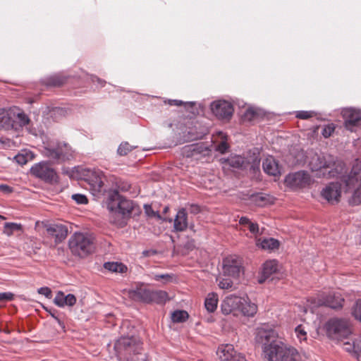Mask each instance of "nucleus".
Segmentation results:
<instances>
[{
    "mask_svg": "<svg viewBox=\"0 0 361 361\" xmlns=\"http://www.w3.org/2000/svg\"><path fill=\"white\" fill-rule=\"evenodd\" d=\"M91 81L93 83H96L97 87H102L106 84V81L98 78L96 75H91L90 77Z\"/></svg>",
    "mask_w": 361,
    "mask_h": 361,
    "instance_id": "obj_52",
    "label": "nucleus"
},
{
    "mask_svg": "<svg viewBox=\"0 0 361 361\" xmlns=\"http://www.w3.org/2000/svg\"><path fill=\"white\" fill-rule=\"evenodd\" d=\"M13 298V294L10 292L0 293V302L8 301Z\"/></svg>",
    "mask_w": 361,
    "mask_h": 361,
    "instance_id": "obj_53",
    "label": "nucleus"
},
{
    "mask_svg": "<svg viewBox=\"0 0 361 361\" xmlns=\"http://www.w3.org/2000/svg\"><path fill=\"white\" fill-rule=\"evenodd\" d=\"M244 299L234 295H231L225 298L221 304V311L224 314H229L233 311L239 310Z\"/></svg>",
    "mask_w": 361,
    "mask_h": 361,
    "instance_id": "obj_18",
    "label": "nucleus"
},
{
    "mask_svg": "<svg viewBox=\"0 0 361 361\" xmlns=\"http://www.w3.org/2000/svg\"><path fill=\"white\" fill-rule=\"evenodd\" d=\"M264 171L273 176L280 174V169L278 162L272 156L267 157L262 162Z\"/></svg>",
    "mask_w": 361,
    "mask_h": 361,
    "instance_id": "obj_23",
    "label": "nucleus"
},
{
    "mask_svg": "<svg viewBox=\"0 0 361 361\" xmlns=\"http://www.w3.org/2000/svg\"><path fill=\"white\" fill-rule=\"evenodd\" d=\"M17 116L19 119L20 125L21 126H25L29 123L30 119L25 114L19 113L18 114Z\"/></svg>",
    "mask_w": 361,
    "mask_h": 361,
    "instance_id": "obj_50",
    "label": "nucleus"
},
{
    "mask_svg": "<svg viewBox=\"0 0 361 361\" xmlns=\"http://www.w3.org/2000/svg\"><path fill=\"white\" fill-rule=\"evenodd\" d=\"M342 180L345 183V192H352V197L349 200L351 205L361 204V161L355 159L352 165L349 173L343 176Z\"/></svg>",
    "mask_w": 361,
    "mask_h": 361,
    "instance_id": "obj_3",
    "label": "nucleus"
},
{
    "mask_svg": "<svg viewBox=\"0 0 361 361\" xmlns=\"http://www.w3.org/2000/svg\"><path fill=\"white\" fill-rule=\"evenodd\" d=\"M251 201L257 207H264L267 204L268 198L263 193H257L251 196Z\"/></svg>",
    "mask_w": 361,
    "mask_h": 361,
    "instance_id": "obj_32",
    "label": "nucleus"
},
{
    "mask_svg": "<svg viewBox=\"0 0 361 361\" xmlns=\"http://www.w3.org/2000/svg\"><path fill=\"white\" fill-rule=\"evenodd\" d=\"M344 299L339 293L330 292L328 294L322 293L313 300L314 307L326 306L331 309H339L343 307Z\"/></svg>",
    "mask_w": 361,
    "mask_h": 361,
    "instance_id": "obj_13",
    "label": "nucleus"
},
{
    "mask_svg": "<svg viewBox=\"0 0 361 361\" xmlns=\"http://www.w3.org/2000/svg\"><path fill=\"white\" fill-rule=\"evenodd\" d=\"M130 297L135 301L145 303H164L168 298V293L164 290H151L145 288H137L129 292Z\"/></svg>",
    "mask_w": 361,
    "mask_h": 361,
    "instance_id": "obj_8",
    "label": "nucleus"
},
{
    "mask_svg": "<svg viewBox=\"0 0 361 361\" xmlns=\"http://www.w3.org/2000/svg\"><path fill=\"white\" fill-rule=\"evenodd\" d=\"M42 154L57 164L68 161L74 157V151L68 143L64 142H56L44 146Z\"/></svg>",
    "mask_w": 361,
    "mask_h": 361,
    "instance_id": "obj_6",
    "label": "nucleus"
},
{
    "mask_svg": "<svg viewBox=\"0 0 361 361\" xmlns=\"http://www.w3.org/2000/svg\"><path fill=\"white\" fill-rule=\"evenodd\" d=\"M172 278V276L168 274H156L154 276V279L155 281H159L161 279H164L166 281H168Z\"/></svg>",
    "mask_w": 361,
    "mask_h": 361,
    "instance_id": "obj_57",
    "label": "nucleus"
},
{
    "mask_svg": "<svg viewBox=\"0 0 361 361\" xmlns=\"http://www.w3.org/2000/svg\"><path fill=\"white\" fill-rule=\"evenodd\" d=\"M295 332L297 338L300 342L307 339V332L302 325H298L296 326L295 329Z\"/></svg>",
    "mask_w": 361,
    "mask_h": 361,
    "instance_id": "obj_38",
    "label": "nucleus"
},
{
    "mask_svg": "<svg viewBox=\"0 0 361 361\" xmlns=\"http://www.w3.org/2000/svg\"><path fill=\"white\" fill-rule=\"evenodd\" d=\"M106 203L112 218H114V222L118 225L125 224L123 219L129 216L133 209L132 201L120 195L116 190L108 192Z\"/></svg>",
    "mask_w": 361,
    "mask_h": 361,
    "instance_id": "obj_2",
    "label": "nucleus"
},
{
    "mask_svg": "<svg viewBox=\"0 0 361 361\" xmlns=\"http://www.w3.org/2000/svg\"><path fill=\"white\" fill-rule=\"evenodd\" d=\"M243 270L241 258L236 255H229L223 260L224 275L238 278Z\"/></svg>",
    "mask_w": 361,
    "mask_h": 361,
    "instance_id": "obj_14",
    "label": "nucleus"
},
{
    "mask_svg": "<svg viewBox=\"0 0 361 361\" xmlns=\"http://www.w3.org/2000/svg\"><path fill=\"white\" fill-rule=\"evenodd\" d=\"M76 302V298L73 294L69 293L68 295L64 294V304L65 306L72 307Z\"/></svg>",
    "mask_w": 361,
    "mask_h": 361,
    "instance_id": "obj_46",
    "label": "nucleus"
},
{
    "mask_svg": "<svg viewBox=\"0 0 361 361\" xmlns=\"http://www.w3.org/2000/svg\"><path fill=\"white\" fill-rule=\"evenodd\" d=\"M279 241L273 238H264L262 240H257V246L262 250L273 251L279 248Z\"/></svg>",
    "mask_w": 361,
    "mask_h": 361,
    "instance_id": "obj_27",
    "label": "nucleus"
},
{
    "mask_svg": "<svg viewBox=\"0 0 361 361\" xmlns=\"http://www.w3.org/2000/svg\"><path fill=\"white\" fill-rule=\"evenodd\" d=\"M0 191L4 192L5 193H10L12 192V188L7 185H0Z\"/></svg>",
    "mask_w": 361,
    "mask_h": 361,
    "instance_id": "obj_61",
    "label": "nucleus"
},
{
    "mask_svg": "<svg viewBox=\"0 0 361 361\" xmlns=\"http://www.w3.org/2000/svg\"><path fill=\"white\" fill-rule=\"evenodd\" d=\"M278 270V262L275 259L266 261L262 270V279L259 280V283H263L274 273Z\"/></svg>",
    "mask_w": 361,
    "mask_h": 361,
    "instance_id": "obj_24",
    "label": "nucleus"
},
{
    "mask_svg": "<svg viewBox=\"0 0 361 361\" xmlns=\"http://www.w3.org/2000/svg\"><path fill=\"white\" fill-rule=\"evenodd\" d=\"M343 348L345 351L353 353L356 355V349L353 343L352 344L348 342L344 343Z\"/></svg>",
    "mask_w": 361,
    "mask_h": 361,
    "instance_id": "obj_54",
    "label": "nucleus"
},
{
    "mask_svg": "<svg viewBox=\"0 0 361 361\" xmlns=\"http://www.w3.org/2000/svg\"><path fill=\"white\" fill-rule=\"evenodd\" d=\"M190 148L192 149V151H195L196 149V146L195 145H192L190 146Z\"/></svg>",
    "mask_w": 361,
    "mask_h": 361,
    "instance_id": "obj_64",
    "label": "nucleus"
},
{
    "mask_svg": "<svg viewBox=\"0 0 361 361\" xmlns=\"http://www.w3.org/2000/svg\"><path fill=\"white\" fill-rule=\"evenodd\" d=\"M198 138L199 137L197 135H195L193 133L188 132V135L183 138V142H190L192 140H197Z\"/></svg>",
    "mask_w": 361,
    "mask_h": 361,
    "instance_id": "obj_59",
    "label": "nucleus"
},
{
    "mask_svg": "<svg viewBox=\"0 0 361 361\" xmlns=\"http://www.w3.org/2000/svg\"><path fill=\"white\" fill-rule=\"evenodd\" d=\"M106 177L103 171L99 169H94L90 172L87 180L90 185V190L96 198H101L104 196L110 190H107L104 181Z\"/></svg>",
    "mask_w": 361,
    "mask_h": 361,
    "instance_id": "obj_11",
    "label": "nucleus"
},
{
    "mask_svg": "<svg viewBox=\"0 0 361 361\" xmlns=\"http://www.w3.org/2000/svg\"><path fill=\"white\" fill-rule=\"evenodd\" d=\"M356 349V357L358 361H361V336L353 341Z\"/></svg>",
    "mask_w": 361,
    "mask_h": 361,
    "instance_id": "obj_47",
    "label": "nucleus"
},
{
    "mask_svg": "<svg viewBox=\"0 0 361 361\" xmlns=\"http://www.w3.org/2000/svg\"><path fill=\"white\" fill-rule=\"evenodd\" d=\"M244 302H242L239 311L247 317H253L257 311V306L256 304L252 302L248 298H243Z\"/></svg>",
    "mask_w": 361,
    "mask_h": 361,
    "instance_id": "obj_26",
    "label": "nucleus"
},
{
    "mask_svg": "<svg viewBox=\"0 0 361 361\" xmlns=\"http://www.w3.org/2000/svg\"><path fill=\"white\" fill-rule=\"evenodd\" d=\"M312 183L313 180L311 176L305 171L290 173L284 179L285 185L292 190L308 188Z\"/></svg>",
    "mask_w": 361,
    "mask_h": 361,
    "instance_id": "obj_10",
    "label": "nucleus"
},
{
    "mask_svg": "<svg viewBox=\"0 0 361 361\" xmlns=\"http://www.w3.org/2000/svg\"><path fill=\"white\" fill-rule=\"evenodd\" d=\"M257 116H258V112L257 109L255 108H248L245 114H244V118L247 121H252Z\"/></svg>",
    "mask_w": 361,
    "mask_h": 361,
    "instance_id": "obj_40",
    "label": "nucleus"
},
{
    "mask_svg": "<svg viewBox=\"0 0 361 361\" xmlns=\"http://www.w3.org/2000/svg\"><path fill=\"white\" fill-rule=\"evenodd\" d=\"M218 296L214 293H209L204 300V307L209 312H214L217 307Z\"/></svg>",
    "mask_w": 361,
    "mask_h": 361,
    "instance_id": "obj_31",
    "label": "nucleus"
},
{
    "mask_svg": "<svg viewBox=\"0 0 361 361\" xmlns=\"http://www.w3.org/2000/svg\"><path fill=\"white\" fill-rule=\"evenodd\" d=\"M15 114L5 109H0V130H8L15 128Z\"/></svg>",
    "mask_w": 361,
    "mask_h": 361,
    "instance_id": "obj_21",
    "label": "nucleus"
},
{
    "mask_svg": "<svg viewBox=\"0 0 361 361\" xmlns=\"http://www.w3.org/2000/svg\"><path fill=\"white\" fill-rule=\"evenodd\" d=\"M236 353L231 344L221 345L216 351L217 355L222 361H231Z\"/></svg>",
    "mask_w": 361,
    "mask_h": 361,
    "instance_id": "obj_25",
    "label": "nucleus"
},
{
    "mask_svg": "<svg viewBox=\"0 0 361 361\" xmlns=\"http://www.w3.org/2000/svg\"><path fill=\"white\" fill-rule=\"evenodd\" d=\"M335 130V126L334 124H329V125H326L325 126L323 129H322V135L325 137V138H327L329 137H330L332 133L334 132Z\"/></svg>",
    "mask_w": 361,
    "mask_h": 361,
    "instance_id": "obj_42",
    "label": "nucleus"
},
{
    "mask_svg": "<svg viewBox=\"0 0 361 361\" xmlns=\"http://www.w3.org/2000/svg\"><path fill=\"white\" fill-rule=\"evenodd\" d=\"M72 199L78 204H86L88 202L87 197L82 194H73L72 195Z\"/></svg>",
    "mask_w": 361,
    "mask_h": 361,
    "instance_id": "obj_44",
    "label": "nucleus"
},
{
    "mask_svg": "<svg viewBox=\"0 0 361 361\" xmlns=\"http://www.w3.org/2000/svg\"><path fill=\"white\" fill-rule=\"evenodd\" d=\"M224 163L232 168L242 169L245 166V159L240 155L229 157Z\"/></svg>",
    "mask_w": 361,
    "mask_h": 361,
    "instance_id": "obj_29",
    "label": "nucleus"
},
{
    "mask_svg": "<svg viewBox=\"0 0 361 361\" xmlns=\"http://www.w3.org/2000/svg\"><path fill=\"white\" fill-rule=\"evenodd\" d=\"M37 293L44 295L47 298H51L52 296L51 289L46 286L39 288Z\"/></svg>",
    "mask_w": 361,
    "mask_h": 361,
    "instance_id": "obj_49",
    "label": "nucleus"
},
{
    "mask_svg": "<svg viewBox=\"0 0 361 361\" xmlns=\"http://www.w3.org/2000/svg\"><path fill=\"white\" fill-rule=\"evenodd\" d=\"M30 173L47 183H52L58 181L56 172L47 161L35 164L31 167Z\"/></svg>",
    "mask_w": 361,
    "mask_h": 361,
    "instance_id": "obj_12",
    "label": "nucleus"
},
{
    "mask_svg": "<svg viewBox=\"0 0 361 361\" xmlns=\"http://www.w3.org/2000/svg\"><path fill=\"white\" fill-rule=\"evenodd\" d=\"M341 195V185L338 182L330 183L321 191V196L331 204L338 203Z\"/></svg>",
    "mask_w": 361,
    "mask_h": 361,
    "instance_id": "obj_16",
    "label": "nucleus"
},
{
    "mask_svg": "<svg viewBox=\"0 0 361 361\" xmlns=\"http://www.w3.org/2000/svg\"><path fill=\"white\" fill-rule=\"evenodd\" d=\"M54 302L58 307H63L65 306L64 293L62 291H59L54 299Z\"/></svg>",
    "mask_w": 361,
    "mask_h": 361,
    "instance_id": "obj_41",
    "label": "nucleus"
},
{
    "mask_svg": "<svg viewBox=\"0 0 361 361\" xmlns=\"http://www.w3.org/2000/svg\"><path fill=\"white\" fill-rule=\"evenodd\" d=\"M45 310L49 313V314L54 319V320L59 324H62V322L61 320L60 319V318L59 317L58 314H57V311L56 310H54V309H51V308H47V307H45L44 308Z\"/></svg>",
    "mask_w": 361,
    "mask_h": 361,
    "instance_id": "obj_51",
    "label": "nucleus"
},
{
    "mask_svg": "<svg viewBox=\"0 0 361 361\" xmlns=\"http://www.w3.org/2000/svg\"><path fill=\"white\" fill-rule=\"evenodd\" d=\"M71 253L80 258H85L94 252V238L87 233L75 232L68 240Z\"/></svg>",
    "mask_w": 361,
    "mask_h": 361,
    "instance_id": "obj_4",
    "label": "nucleus"
},
{
    "mask_svg": "<svg viewBox=\"0 0 361 361\" xmlns=\"http://www.w3.org/2000/svg\"><path fill=\"white\" fill-rule=\"evenodd\" d=\"M188 316V312L185 310H176L172 313L171 319L176 323L183 322L186 321Z\"/></svg>",
    "mask_w": 361,
    "mask_h": 361,
    "instance_id": "obj_34",
    "label": "nucleus"
},
{
    "mask_svg": "<svg viewBox=\"0 0 361 361\" xmlns=\"http://www.w3.org/2000/svg\"><path fill=\"white\" fill-rule=\"evenodd\" d=\"M314 111H298L296 112L295 116L300 119H308L314 116Z\"/></svg>",
    "mask_w": 361,
    "mask_h": 361,
    "instance_id": "obj_45",
    "label": "nucleus"
},
{
    "mask_svg": "<svg viewBox=\"0 0 361 361\" xmlns=\"http://www.w3.org/2000/svg\"><path fill=\"white\" fill-rule=\"evenodd\" d=\"M276 334L274 330L264 328H259L257 331L255 340L256 342L262 345L263 353H264L265 348L270 346L274 343H282L281 341H276Z\"/></svg>",
    "mask_w": 361,
    "mask_h": 361,
    "instance_id": "obj_17",
    "label": "nucleus"
},
{
    "mask_svg": "<svg viewBox=\"0 0 361 361\" xmlns=\"http://www.w3.org/2000/svg\"><path fill=\"white\" fill-rule=\"evenodd\" d=\"M231 361H247L244 355L240 353H236L232 357Z\"/></svg>",
    "mask_w": 361,
    "mask_h": 361,
    "instance_id": "obj_58",
    "label": "nucleus"
},
{
    "mask_svg": "<svg viewBox=\"0 0 361 361\" xmlns=\"http://www.w3.org/2000/svg\"><path fill=\"white\" fill-rule=\"evenodd\" d=\"M188 209L190 213L193 214H197L200 212V206L195 204H189Z\"/></svg>",
    "mask_w": 361,
    "mask_h": 361,
    "instance_id": "obj_55",
    "label": "nucleus"
},
{
    "mask_svg": "<svg viewBox=\"0 0 361 361\" xmlns=\"http://www.w3.org/2000/svg\"><path fill=\"white\" fill-rule=\"evenodd\" d=\"M228 149V145L225 142H221L218 146V150L221 153L225 152Z\"/></svg>",
    "mask_w": 361,
    "mask_h": 361,
    "instance_id": "obj_60",
    "label": "nucleus"
},
{
    "mask_svg": "<svg viewBox=\"0 0 361 361\" xmlns=\"http://www.w3.org/2000/svg\"><path fill=\"white\" fill-rule=\"evenodd\" d=\"M249 231L253 234L259 233V226L257 223H251L247 226Z\"/></svg>",
    "mask_w": 361,
    "mask_h": 361,
    "instance_id": "obj_56",
    "label": "nucleus"
},
{
    "mask_svg": "<svg viewBox=\"0 0 361 361\" xmlns=\"http://www.w3.org/2000/svg\"><path fill=\"white\" fill-rule=\"evenodd\" d=\"M22 226L20 224L13 222H7L4 224L3 233L8 236L13 235L16 231L21 230Z\"/></svg>",
    "mask_w": 361,
    "mask_h": 361,
    "instance_id": "obj_33",
    "label": "nucleus"
},
{
    "mask_svg": "<svg viewBox=\"0 0 361 361\" xmlns=\"http://www.w3.org/2000/svg\"><path fill=\"white\" fill-rule=\"evenodd\" d=\"M239 223L243 226H248L251 223V221L247 217L243 216L240 219Z\"/></svg>",
    "mask_w": 361,
    "mask_h": 361,
    "instance_id": "obj_62",
    "label": "nucleus"
},
{
    "mask_svg": "<svg viewBox=\"0 0 361 361\" xmlns=\"http://www.w3.org/2000/svg\"><path fill=\"white\" fill-rule=\"evenodd\" d=\"M135 147L130 145L128 142H123L118 146L117 152L119 155L125 156L128 154V152L132 151Z\"/></svg>",
    "mask_w": 361,
    "mask_h": 361,
    "instance_id": "obj_35",
    "label": "nucleus"
},
{
    "mask_svg": "<svg viewBox=\"0 0 361 361\" xmlns=\"http://www.w3.org/2000/svg\"><path fill=\"white\" fill-rule=\"evenodd\" d=\"M188 226V214L186 209L181 208L176 215L173 223V229L176 232H182L187 229Z\"/></svg>",
    "mask_w": 361,
    "mask_h": 361,
    "instance_id": "obj_22",
    "label": "nucleus"
},
{
    "mask_svg": "<svg viewBox=\"0 0 361 361\" xmlns=\"http://www.w3.org/2000/svg\"><path fill=\"white\" fill-rule=\"evenodd\" d=\"M118 188H121V190L123 191H127L130 188V185L128 183H124L122 187L118 186Z\"/></svg>",
    "mask_w": 361,
    "mask_h": 361,
    "instance_id": "obj_63",
    "label": "nucleus"
},
{
    "mask_svg": "<svg viewBox=\"0 0 361 361\" xmlns=\"http://www.w3.org/2000/svg\"><path fill=\"white\" fill-rule=\"evenodd\" d=\"M264 357L268 361H301L298 350L283 343H274L265 348Z\"/></svg>",
    "mask_w": 361,
    "mask_h": 361,
    "instance_id": "obj_5",
    "label": "nucleus"
},
{
    "mask_svg": "<svg viewBox=\"0 0 361 361\" xmlns=\"http://www.w3.org/2000/svg\"><path fill=\"white\" fill-rule=\"evenodd\" d=\"M104 268L110 272L125 273L127 271V267L121 262H107L104 264Z\"/></svg>",
    "mask_w": 361,
    "mask_h": 361,
    "instance_id": "obj_28",
    "label": "nucleus"
},
{
    "mask_svg": "<svg viewBox=\"0 0 361 361\" xmlns=\"http://www.w3.org/2000/svg\"><path fill=\"white\" fill-rule=\"evenodd\" d=\"M324 329L329 337L336 339L345 338L351 334L349 321L342 318L334 317L329 319Z\"/></svg>",
    "mask_w": 361,
    "mask_h": 361,
    "instance_id": "obj_9",
    "label": "nucleus"
},
{
    "mask_svg": "<svg viewBox=\"0 0 361 361\" xmlns=\"http://www.w3.org/2000/svg\"><path fill=\"white\" fill-rule=\"evenodd\" d=\"M14 159L18 164L23 166L26 164L29 161L30 153H26L25 154H18L16 156H15Z\"/></svg>",
    "mask_w": 361,
    "mask_h": 361,
    "instance_id": "obj_39",
    "label": "nucleus"
},
{
    "mask_svg": "<svg viewBox=\"0 0 361 361\" xmlns=\"http://www.w3.org/2000/svg\"><path fill=\"white\" fill-rule=\"evenodd\" d=\"M145 214L150 217H156L158 219H161V215L159 212H155L152 209V207L148 204H145L144 206Z\"/></svg>",
    "mask_w": 361,
    "mask_h": 361,
    "instance_id": "obj_43",
    "label": "nucleus"
},
{
    "mask_svg": "<svg viewBox=\"0 0 361 361\" xmlns=\"http://www.w3.org/2000/svg\"><path fill=\"white\" fill-rule=\"evenodd\" d=\"M211 109L213 114L220 120H230L233 113V105L225 100L213 102Z\"/></svg>",
    "mask_w": 361,
    "mask_h": 361,
    "instance_id": "obj_15",
    "label": "nucleus"
},
{
    "mask_svg": "<svg viewBox=\"0 0 361 361\" xmlns=\"http://www.w3.org/2000/svg\"><path fill=\"white\" fill-rule=\"evenodd\" d=\"M166 103V102H165ZM167 104L170 106H182L183 105L185 108L192 107L194 106L195 103L192 102H184L182 100L179 99H169Z\"/></svg>",
    "mask_w": 361,
    "mask_h": 361,
    "instance_id": "obj_37",
    "label": "nucleus"
},
{
    "mask_svg": "<svg viewBox=\"0 0 361 361\" xmlns=\"http://www.w3.org/2000/svg\"><path fill=\"white\" fill-rule=\"evenodd\" d=\"M219 286L221 289H229L233 286V282L228 279H223L219 281Z\"/></svg>",
    "mask_w": 361,
    "mask_h": 361,
    "instance_id": "obj_48",
    "label": "nucleus"
},
{
    "mask_svg": "<svg viewBox=\"0 0 361 361\" xmlns=\"http://www.w3.org/2000/svg\"><path fill=\"white\" fill-rule=\"evenodd\" d=\"M46 231L51 237L54 238L56 243L62 242L68 235L66 226L61 224H53L49 225Z\"/></svg>",
    "mask_w": 361,
    "mask_h": 361,
    "instance_id": "obj_20",
    "label": "nucleus"
},
{
    "mask_svg": "<svg viewBox=\"0 0 361 361\" xmlns=\"http://www.w3.org/2000/svg\"><path fill=\"white\" fill-rule=\"evenodd\" d=\"M66 79L67 78L61 74H55L46 78L44 83L47 86L59 87L66 81Z\"/></svg>",
    "mask_w": 361,
    "mask_h": 361,
    "instance_id": "obj_30",
    "label": "nucleus"
},
{
    "mask_svg": "<svg viewBox=\"0 0 361 361\" xmlns=\"http://www.w3.org/2000/svg\"><path fill=\"white\" fill-rule=\"evenodd\" d=\"M335 165L336 162L331 156L326 157L317 154L313 155L309 161V166L312 171L324 170L325 171L322 173L324 176H326L327 169H331V170L328 171V178L336 177L342 173L343 166L341 164H338L336 168L332 169Z\"/></svg>",
    "mask_w": 361,
    "mask_h": 361,
    "instance_id": "obj_7",
    "label": "nucleus"
},
{
    "mask_svg": "<svg viewBox=\"0 0 361 361\" xmlns=\"http://www.w3.org/2000/svg\"><path fill=\"white\" fill-rule=\"evenodd\" d=\"M347 128L358 125L361 121V111L355 108H345L341 111Z\"/></svg>",
    "mask_w": 361,
    "mask_h": 361,
    "instance_id": "obj_19",
    "label": "nucleus"
},
{
    "mask_svg": "<svg viewBox=\"0 0 361 361\" xmlns=\"http://www.w3.org/2000/svg\"><path fill=\"white\" fill-rule=\"evenodd\" d=\"M353 316L361 322V299L357 300L352 309Z\"/></svg>",
    "mask_w": 361,
    "mask_h": 361,
    "instance_id": "obj_36",
    "label": "nucleus"
},
{
    "mask_svg": "<svg viewBox=\"0 0 361 361\" xmlns=\"http://www.w3.org/2000/svg\"><path fill=\"white\" fill-rule=\"evenodd\" d=\"M114 350L119 361H148L142 352V343L138 337L121 336L114 344Z\"/></svg>",
    "mask_w": 361,
    "mask_h": 361,
    "instance_id": "obj_1",
    "label": "nucleus"
}]
</instances>
